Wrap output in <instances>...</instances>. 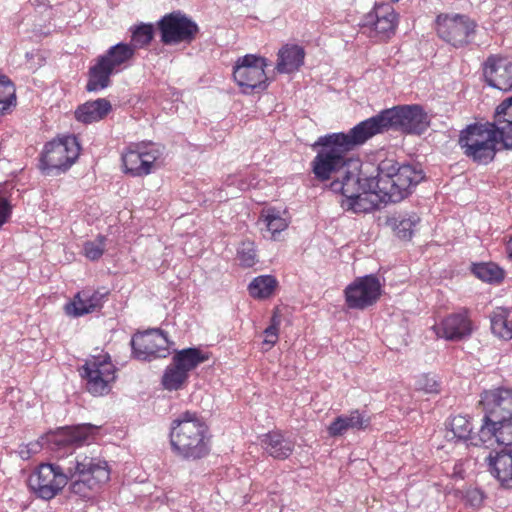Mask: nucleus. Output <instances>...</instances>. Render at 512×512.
Instances as JSON below:
<instances>
[{"instance_id": "nucleus-1", "label": "nucleus", "mask_w": 512, "mask_h": 512, "mask_svg": "<svg viewBox=\"0 0 512 512\" xmlns=\"http://www.w3.org/2000/svg\"><path fill=\"white\" fill-rule=\"evenodd\" d=\"M424 178L423 170L416 166L385 159L378 164L375 176L362 170L347 177L344 183L331 182L330 189L342 195L343 209L367 213L379 209L382 203L402 201Z\"/></svg>"}, {"instance_id": "nucleus-2", "label": "nucleus", "mask_w": 512, "mask_h": 512, "mask_svg": "<svg viewBox=\"0 0 512 512\" xmlns=\"http://www.w3.org/2000/svg\"><path fill=\"white\" fill-rule=\"evenodd\" d=\"M458 143L464 155L478 164L493 161L499 143L512 149V96L496 107L492 123L469 125L461 131Z\"/></svg>"}, {"instance_id": "nucleus-3", "label": "nucleus", "mask_w": 512, "mask_h": 512, "mask_svg": "<svg viewBox=\"0 0 512 512\" xmlns=\"http://www.w3.org/2000/svg\"><path fill=\"white\" fill-rule=\"evenodd\" d=\"M483 423L474 446L489 448L494 442L512 445V389L498 387L481 393Z\"/></svg>"}, {"instance_id": "nucleus-4", "label": "nucleus", "mask_w": 512, "mask_h": 512, "mask_svg": "<svg viewBox=\"0 0 512 512\" xmlns=\"http://www.w3.org/2000/svg\"><path fill=\"white\" fill-rule=\"evenodd\" d=\"M317 147L311 166L318 180L327 181L338 175L332 182L341 184L347 177L362 171L360 159L349 156L350 152L332 133L320 136L313 145L314 149Z\"/></svg>"}, {"instance_id": "nucleus-5", "label": "nucleus", "mask_w": 512, "mask_h": 512, "mask_svg": "<svg viewBox=\"0 0 512 512\" xmlns=\"http://www.w3.org/2000/svg\"><path fill=\"white\" fill-rule=\"evenodd\" d=\"M207 427L194 412L186 411L172 421L170 442L173 451L186 460H197L209 453Z\"/></svg>"}, {"instance_id": "nucleus-6", "label": "nucleus", "mask_w": 512, "mask_h": 512, "mask_svg": "<svg viewBox=\"0 0 512 512\" xmlns=\"http://www.w3.org/2000/svg\"><path fill=\"white\" fill-rule=\"evenodd\" d=\"M134 56V47L128 43L119 42L111 46L103 55L98 56L89 68L86 90L98 92L109 87L110 77L127 68Z\"/></svg>"}, {"instance_id": "nucleus-7", "label": "nucleus", "mask_w": 512, "mask_h": 512, "mask_svg": "<svg viewBox=\"0 0 512 512\" xmlns=\"http://www.w3.org/2000/svg\"><path fill=\"white\" fill-rule=\"evenodd\" d=\"M67 474L71 480L76 478L70 485L71 492L83 498L110 479L107 462L86 455H78L74 466L67 468Z\"/></svg>"}, {"instance_id": "nucleus-8", "label": "nucleus", "mask_w": 512, "mask_h": 512, "mask_svg": "<svg viewBox=\"0 0 512 512\" xmlns=\"http://www.w3.org/2000/svg\"><path fill=\"white\" fill-rule=\"evenodd\" d=\"M97 431L98 427L92 424L62 427L41 437V440L35 443L23 446L19 450V455L27 460L31 455L38 453L44 444H47L51 450L74 449L87 442Z\"/></svg>"}, {"instance_id": "nucleus-9", "label": "nucleus", "mask_w": 512, "mask_h": 512, "mask_svg": "<svg viewBox=\"0 0 512 512\" xmlns=\"http://www.w3.org/2000/svg\"><path fill=\"white\" fill-rule=\"evenodd\" d=\"M79 152L80 147L74 136L50 141L41 153L39 167L45 175L57 176L72 166Z\"/></svg>"}, {"instance_id": "nucleus-10", "label": "nucleus", "mask_w": 512, "mask_h": 512, "mask_svg": "<svg viewBox=\"0 0 512 512\" xmlns=\"http://www.w3.org/2000/svg\"><path fill=\"white\" fill-rule=\"evenodd\" d=\"M207 359L208 356L195 347L177 351L163 373L162 386L168 391L182 389L188 381L189 373Z\"/></svg>"}, {"instance_id": "nucleus-11", "label": "nucleus", "mask_w": 512, "mask_h": 512, "mask_svg": "<svg viewBox=\"0 0 512 512\" xmlns=\"http://www.w3.org/2000/svg\"><path fill=\"white\" fill-rule=\"evenodd\" d=\"M79 373L85 389L93 396L108 394L116 378V368L107 353L92 356L79 369Z\"/></svg>"}, {"instance_id": "nucleus-12", "label": "nucleus", "mask_w": 512, "mask_h": 512, "mask_svg": "<svg viewBox=\"0 0 512 512\" xmlns=\"http://www.w3.org/2000/svg\"><path fill=\"white\" fill-rule=\"evenodd\" d=\"M386 130L420 135L429 127L430 121L424 109L417 104L399 105L382 111Z\"/></svg>"}, {"instance_id": "nucleus-13", "label": "nucleus", "mask_w": 512, "mask_h": 512, "mask_svg": "<svg viewBox=\"0 0 512 512\" xmlns=\"http://www.w3.org/2000/svg\"><path fill=\"white\" fill-rule=\"evenodd\" d=\"M67 471L54 463H42L28 478V486L33 493L44 500L54 498L68 483Z\"/></svg>"}, {"instance_id": "nucleus-14", "label": "nucleus", "mask_w": 512, "mask_h": 512, "mask_svg": "<svg viewBox=\"0 0 512 512\" xmlns=\"http://www.w3.org/2000/svg\"><path fill=\"white\" fill-rule=\"evenodd\" d=\"M160 40L164 45L191 43L199 32V27L191 18L180 11L163 16L157 23Z\"/></svg>"}, {"instance_id": "nucleus-15", "label": "nucleus", "mask_w": 512, "mask_h": 512, "mask_svg": "<svg viewBox=\"0 0 512 512\" xmlns=\"http://www.w3.org/2000/svg\"><path fill=\"white\" fill-rule=\"evenodd\" d=\"M267 60L254 54H247L238 58L233 69V77L244 92L268 87V78L265 73Z\"/></svg>"}, {"instance_id": "nucleus-16", "label": "nucleus", "mask_w": 512, "mask_h": 512, "mask_svg": "<svg viewBox=\"0 0 512 512\" xmlns=\"http://www.w3.org/2000/svg\"><path fill=\"white\" fill-rule=\"evenodd\" d=\"M476 23L468 16L439 15L437 17V34L445 42L454 47H462L470 42L474 35Z\"/></svg>"}, {"instance_id": "nucleus-17", "label": "nucleus", "mask_w": 512, "mask_h": 512, "mask_svg": "<svg viewBox=\"0 0 512 512\" xmlns=\"http://www.w3.org/2000/svg\"><path fill=\"white\" fill-rule=\"evenodd\" d=\"M132 354L138 360L150 361L169 354L167 334L160 329H151L135 334L131 339Z\"/></svg>"}, {"instance_id": "nucleus-18", "label": "nucleus", "mask_w": 512, "mask_h": 512, "mask_svg": "<svg viewBox=\"0 0 512 512\" xmlns=\"http://www.w3.org/2000/svg\"><path fill=\"white\" fill-rule=\"evenodd\" d=\"M344 292L350 309L364 310L375 304L381 296V284L375 275H365L356 278Z\"/></svg>"}, {"instance_id": "nucleus-19", "label": "nucleus", "mask_w": 512, "mask_h": 512, "mask_svg": "<svg viewBox=\"0 0 512 512\" xmlns=\"http://www.w3.org/2000/svg\"><path fill=\"white\" fill-rule=\"evenodd\" d=\"M386 130L382 111L377 115L361 121L348 132L332 133L351 152L363 145L374 135L383 133Z\"/></svg>"}, {"instance_id": "nucleus-20", "label": "nucleus", "mask_w": 512, "mask_h": 512, "mask_svg": "<svg viewBox=\"0 0 512 512\" xmlns=\"http://www.w3.org/2000/svg\"><path fill=\"white\" fill-rule=\"evenodd\" d=\"M483 77L492 88L512 90V61L507 57L490 55L483 63Z\"/></svg>"}, {"instance_id": "nucleus-21", "label": "nucleus", "mask_w": 512, "mask_h": 512, "mask_svg": "<svg viewBox=\"0 0 512 512\" xmlns=\"http://www.w3.org/2000/svg\"><path fill=\"white\" fill-rule=\"evenodd\" d=\"M160 154V151L154 146L149 150L140 145H135V148L130 147L127 152L122 155L125 173L134 177L150 174Z\"/></svg>"}, {"instance_id": "nucleus-22", "label": "nucleus", "mask_w": 512, "mask_h": 512, "mask_svg": "<svg viewBox=\"0 0 512 512\" xmlns=\"http://www.w3.org/2000/svg\"><path fill=\"white\" fill-rule=\"evenodd\" d=\"M397 26V14L387 3L375 4L373 10L365 15L363 27H369L371 33L384 40L394 34Z\"/></svg>"}, {"instance_id": "nucleus-23", "label": "nucleus", "mask_w": 512, "mask_h": 512, "mask_svg": "<svg viewBox=\"0 0 512 512\" xmlns=\"http://www.w3.org/2000/svg\"><path fill=\"white\" fill-rule=\"evenodd\" d=\"M437 336L450 341H460L469 337L473 325L467 310L450 314L439 325L434 326Z\"/></svg>"}, {"instance_id": "nucleus-24", "label": "nucleus", "mask_w": 512, "mask_h": 512, "mask_svg": "<svg viewBox=\"0 0 512 512\" xmlns=\"http://www.w3.org/2000/svg\"><path fill=\"white\" fill-rule=\"evenodd\" d=\"M370 426V417L358 409L337 416L327 427L330 437H341L350 430H365Z\"/></svg>"}, {"instance_id": "nucleus-25", "label": "nucleus", "mask_w": 512, "mask_h": 512, "mask_svg": "<svg viewBox=\"0 0 512 512\" xmlns=\"http://www.w3.org/2000/svg\"><path fill=\"white\" fill-rule=\"evenodd\" d=\"M491 474L505 489L512 488V449H502L487 457Z\"/></svg>"}, {"instance_id": "nucleus-26", "label": "nucleus", "mask_w": 512, "mask_h": 512, "mask_svg": "<svg viewBox=\"0 0 512 512\" xmlns=\"http://www.w3.org/2000/svg\"><path fill=\"white\" fill-rule=\"evenodd\" d=\"M261 444L265 452L274 459H287L294 451L295 442L279 431L263 435Z\"/></svg>"}, {"instance_id": "nucleus-27", "label": "nucleus", "mask_w": 512, "mask_h": 512, "mask_svg": "<svg viewBox=\"0 0 512 512\" xmlns=\"http://www.w3.org/2000/svg\"><path fill=\"white\" fill-rule=\"evenodd\" d=\"M276 70L281 74L298 71L304 64L305 51L296 44H286L278 52Z\"/></svg>"}, {"instance_id": "nucleus-28", "label": "nucleus", "mask_w": 512, "mask_h": 512, "mask_svg": "<svg viewBox=\"0 0 512 512\" xmlns=\"http://www.w3.org/2000/svg\"><path fill=\"white\" fill-rule=\"evenodd\" d=\"M111 111L110 101L98 98L80 105L75 111V118L84 124H91L103 120Z\"/></svg>"}, {"instance_id": "nucleus-29", "label": "nucleus", "mask_w": 512, "mask_h": 512, "mask_svg": "<svg viewBox=\"0 0 512 512\" xmlns=\"http://www.w3.org/2000/svg\"><path fill=\"white\" fill-rule=\"evenodd\" d=\"M493 334L504 340L512 339V313L509 309L497 307L490 315Z\"/></svg>"}, {"instance_id": "nucleus-30", "label": "nucleus", "mask_w": 512, "mask_h": 512, "mask_svg": "<svg viewBox=\"0 0 512 512\" xmlns=\"http://www.w3.org/2000/svg\"><path fill=\"white\" fill-rule=\"evenodd\" d=\"M419 221V216L416 213H411L392 218L390 224L400 239L410 240L414 232V227Z\"/></svg>"}, {"instance_id": "nucleus-31", "label": "nucleus", "mask_w": 512, "mask_h": 512, "mask_svg": "<svg viewBox=\"0 0 512 512\" xmlns=\"http://www.w3.org/2000/svg\"><path fill=\"white\" fill-rule=\"evenodd\" d=\"M450 432L452 436L449 437V434L446 435L448 439H458V440H470V444H473L475 438L478 435L472 436V425L469 419L466 416L457 415L451 418L449 422Z\"/></svg>"}, {"instance_id": "nucleus-32", "label": "nucleus", "mask_w": 512, "mask_h": 512, "mask_svg": "<svg viewBox=\"0 0 512 512\" xmlns=\"http://www.w3.org/2000/svg\"><path fill=\"white\" fill-rule=\"evenodd\" d=\"M277 286V281L273 276L263 275L252 280L248 285L249 293L254 298L269 297Z\"/></svg>"}, {"instance_id": "nucleus-33", "label": "nucleus", "mask_w": 512, "mask_h": 512, "mask_svg": "<svg viewBox=\"0 0 512 512\" xmlns=\"http://www.w3.org/2000/svg\"><path fill=\"white\" fill-rule=\"evenodd\" d=\"M131 42L129 43L136 49L144 48L150 44L154 37V27L152 24L141 23L130 28Z\"/></svg>"}, {"instance_id": "nucleus-34", "label": "nucleus", "mask_w": 512, "mask_h": 512, "mask_svg": "<svg viewBox=\"0 0 512 512\" xmlns=\"http://www.w3.org/2000/svg\"><path fill=\"white\" fill-rule=\"evenodd\" d=\"M473 273L477 278L489 283H499L504 278L503 269L492 262L475 264Z\"/></svg>"}, {"instance_id": "nucleus-35", "label": "nucleus", "mask_w": 512, "mask_h": 512, "mask_svg": "<svg viewBox=\"0 0 512 512\" xmlns=\"http://www.w3.org/2000/svg\"><path fill=\"white\" fill-rule=\"evenodd\" d=\"M16 105L15 86L5 75H0V114Z\"/></svg>"}, {"instance_id": "nucleus-36", "label": "nucleus", "mask_w": 512, "mask_h": 512, "mask_svg": "<svg viewBox=\"0 0 512 512\" xmlns=\"http://www.w3.org/2000/svg\"><path fill=\"white\" fill-rule=\"evenodd\" d=\"M237 256L243 267H252L257 261L254 243L249 240L242 241L238 247Z\"/></svg>"}, {"instance_id": "nucleus-37", "label": "nucleus", "mask_w": 512, "mask_h": 512, "mask_svg": "<svg viewBox=\"0 0 512 512\" xmlns=\"http://www.w3.org/2000/svg\"><path fill=\"white\" fill-rule=\"evenodd\" d=\"M106 237L99 235L94 241H88L84 244L85 256L92 260H98L105 251Z\"/></svg>"}, {"instance_id": "nucleus-38", "label": "nucleus", "mask_w": 512, "mask_h": 512, "mask_svg": "<svg viewBox=\"0 0 512 512\" xmlns=\"http://www.w3.org/2000/svg\"><path fill=\"white\" fill-rule=\"evenodd\" d=\"M88 303L81 297V291L76 294L74 300L65 305V312L69 316L79 317L91 313Z\"/></svg>"}, {"instance_id": "nucleus-39", "label": "nucleus", "mask_w": 512, "mask_h": 512, "mask_svg": "<svg viewBox=\"0 0 512 512\" xmlns=\"http://www.w3.org/2000/svg\"><path fill=\"white\" fill-rule=\"evenodd\" d=\"M264 222L268 231H270L273 236H275L277 233H280L287 227L286 220L278 214H275L274 211L268 212L264 218Z\"/></svg>"}, {"instance_id": "nucleus-40", "label": "nucleus", "mask_w": 512, "mask_h": 512, "mask_svg": "<svg viewBox=\"0 0 512 512\" xmlns=\"http://www.w3.org/2000/svg\"><path fill=\"white\" fill-rule=\"evenodd\" d=\"M107 293L99 291L83 290L81 291V297L86 301L91 312L100 309L103 304V300Z\"/></svg>"}, {"instance_id": "nucleus-41", "label": "nucleus", "mask_w": 512, "mask_h": 512, "mask_svg": "<svg viewBox=\"0 0 512 512\" xmlns=\"http://www.w3.org/2000/svg\"><path fill=\"white\" fill-rule=\"evenodd\" d=\"M416 387L418 390H422L430 394L440 392L439 383L434 379V377L429 375H421L416 382Z\"/></svg>"}, {"instance_id": "nucleus-42", "label": "nucleus", "mask_w": 512, "mask_h": 512, "mask_svg": "<svg viewBox=\"0 0 512 512\" xmlns=\"http://www.w3.org/2000/svg\"><path fill=\"white\" fill-rule=\"evenodd\" d=\"M278 325L279 321L276 320V317L274 316L272 318L271 324L264 330L265 339L264 344L267 345H274L278 340Z\"/></svg>"}, {"instance_id": "nucleus-43", "label": "nucleus", "mask_w": 512, "mask_h": 512, "mask_svg": "<svg viewBox=\"0 0 512 512\" xmlns=\"http://www.w3.org/2000/svg\"><path fill=\"white\" fill-rule=\"evenodd\" d=\"M11 215V205L7 199L0 197V227L7 222Z\"/></svg>"}, {"instance_id": "nucleus-44", "label": "nucleus", "mask_w": 512, "mask_h": 512, "mask_svg": "<svg viewBox=\"0 0 512 512\" xmlns=\"http://www.w3.org/2000/svg\"><path fill=\"white\" fill-rule=\"evenodd\" d=\"M467 500L473 507H479L481 506L483 500H484V494L478 490L473 489L467 492Z\"/></svg>"}, {"instance_id": "nucleus-45", "label": "nucleus", "mask_w": 512, "mask_h": 512, "mask_svg": "<svg viewBox=\"0 0 512 512\" xmlns=\"http://www.w3.org/2000/svg\"><path fill=\"white\" fill-rule=\"evenodd\" d=\"M29 2L32 6H37V7L48 5L47 0H29Z\"/></svg>"}, {"instance_id": "nucleus-46", "label": "nucleus", "mask_w": 512, "mask_h": 512, "mask_svg": "<svg viewBox=\"0 0 512 512\" xmlns=\"http://www.w3.org/2000/svg\"><path fill=\"white\" fill-rule=\"evenodd\" d=\"M506 252L508 257L512 260V238L507 241Z\"/></svg>"}, {"instance_id": "nucleus-47", "label": "nucleus", "mask_w": 512, "mask_h": 512, "mask_svg": "<svg viewBox=\"0 0 512 512\" xmlns=\"http://www.w3.org/2000/svg\"><path fill=\"white\" fill-rule=\"evenodd\" d=\"M249 186H250V185H249L247 182H245V181H243V180H240V181H239V185H238V187H239V189H240V190H246V189H248V188H249Z\"/></svg>"}, {"instance_id": "nucleus-48", "label": "nucleus", "mask_w": 512, "mask_h": 512, "mask_svg": "<svg viewBox=\"0 0 512 512\" xmlns=\"http://www.w3.org/2000/svg\"><path fill=\"white\" fill-rule=\"evenodd\" d=\"M234 180H235V177L232 178V180L230 181V184H233Z\"/></svg>"}, {"instance_id": "nucleus-49", "label": "nucleus", "mask_w": 512, "mask_h": 512, "mask_svg": "<svg viewBox=\"0 0 512 512\" xmlns=\"http://www.w3.org/2000/svg\"><path fill=\"white\" fill-rule=\"evenodd\" d=\"M391 2H398L399 0H390Z\"/></svg>"}]
</instances>
